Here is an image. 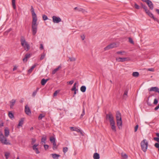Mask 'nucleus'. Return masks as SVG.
Segmentation results:
<instances>
[{"label":"nucleus","instance_id":"34","mask_svg":"<svg viewBox=\"0 0 159 159\" xmlns=\"http://www.w3.org/2000/svg\"><path fill=\"white\" fill-rule=\"evenodd\" d=\"M53 146L52 147L53 149L54 150L57 148V144L56 142L54 143H53Z\"/></svg>","mask_w":159,"mask_h":159},{"label":"nucleus","instance_id":"46","mask_svg":"<svg viewBox=\"0 0 159 159\" xmlns=\"http://www.w3.org/2000/svg\"><path fill=\"white\" fill-rule=\"evenodd\" d=\"M45 56V54L44 53H43V54H42L41 57L40 58V60H42L44 58Z\"/></svg>","mask_w":159,"mask_h":159},{"label":"nucleus","instance_id":"6","mask_svg":"<svg viewBox=\"0 0 159 159\" xmlns=\"http://www.w3.org/2000/svg\"><path fill=\"white\" fill-rule=\"evenodd\" d=\"M116 47V44L115 43H112L108 45L104 48L105 51L108 50L110 49L115 48Z\"/></svg>","mask_w":159,"mask_h":159},{"label":"nucleus","instance_id":"45","mask_svg":"<svg viewBox=\"0 0 159 159\" xmlns=\"http://www.w3.org/2000/svg\"><path fill=\"white\" fill-rule=\"evenodd\" d=\"M10 154V153L8 152H7L5 153V157L6 159H7L8 158V157Z\"/></svg>","mask_w":159,"mask_h":159},{"label":"nucleus","instance_id":"57","mask_svg":"<svg viewBox=\"0 0 159 159\" xmlns=\"http://www.w3.org/2000/svg\"><path fill=\"white\" fill-rule=\"evenodd\" d=\"M148 71L153 72L154 71V69L153 68H149L147 70Z\"/></svg>","mask_w":159,"mask_h":159},{"label":"nucleus","instance_id":"42","mask_svg":"<svg viewBox=\"0 0 159 159\" xmlns=\"http://www.w3.org/2000/svg\"><path fill=\"white\" fill-rule=\"evenodd\" d=\"M3 143L6 145L10 144V143L7 141L6 138L5 139H4V141Z\"/></svg>","mask_w":159,"mask_h":159},{"label":"nucleus","instance_id":"30","mask_svg":"<svg viewBox=\"0 0 159 159\" xmlns=\"http://www.w3.org/2000/svg\"><path fill=\"white\" fill-rule=\"evenodd\" d=\"M41 83L42 85H44L46 83V80H45V79H43L41 80Z\"/></svg>","mask_w":159,"mask_h":159},{"label":"nucleus","instance_id":"35","mask_svg":"<svg viewBox=\"0 0 159 159\" xmlns=\"http://www.w3.org/2000/svg\"><path fill=\"white\" fill-rule=\"evenodd\" d=\"M134 7L137 9H139L140 8V7L136 3H134Z\"/></svg>","mask_w":159,"mask_h":159},{"label":"nucleus","instance_id":"21","mask_svg":"<svg viewBox=\"0 0 159 159\" xmlns=\"http://www.w3.org/2000/svg\"><path fill=\"white\" fill-rule=\"evenodd\" d=\"M24 122V119L23 118L21 119L19 121V124L18 125V127L19 126H22Z\"/></svg>","mask_w":159,"mask_h":159},{"label":"nucleus","instance_id":"51","mask_svg":"<svg viewBox=\"0 0 159 159\" xmlns=\"http://www.w3.org/2000/svg\"><path fill=\"white\" fill-rule=\"evenodd\" d=\"M154 140L159 143V137H155L154 138Z\"/></svg>","mask_w":159,"mask_h":159},{"label":"nucleus","instance_id":"18","mask_svg":"<svg viewBox=\"0 0 159 159\" xmlns=\"http://www.w3.org/2000/svg\"><path fill=\"white\" fill-rule=\"evenodd\" d=\"M61 68V65L59 66L57 68L54 69L52 71V74L54 75L56 73L58 70L59 69Z\"/></svg>","mask_w":159,"mask_h":159},{"label":"nucleus","instance_id":"15","mask_svg":"<svg viewBox=\"0 0 159 159\" xmlns=\"http://www.w3.org/2000/svg\"><path fill=\"white\" fill-rule=\"evenodd\" d=\"M16 102V100L14 99H13L11 100L10 101V107L11 108H12L14 104H15Z\"/></svg>","mask_w":159,"mask_h":159},{"label":"nucleus","instance_id":"63","mask_svg":"<svg viewBox=\"0 0 159 159\" xmlns=\"http://www.w3.org/2000/svg\"><path fill=\"white\" fill-rule=\"evenodd\" d=\"M78 132H80V130L79 129H75V130Z\"/></svg>","mask_w":159,"mask_h":159},{"label":"nucleus","instance_id":"47","mask_svg":"<svg viewBox=\"0 0 159 159\" xmlns=\"http://www.w3.org/2000/svg\"><path fill=\"white\" fill-rule=\"evenodd\" d=\"M43 18L44 20H46L48 19V18L47 16L44 15L43 16Z\"/></svg>","mask_w":159,"mask_h":159},{"label":"nucleus","instance_id":"55","mask_svg":"<svg viewBox=\"0 0 159 159\" xmlns=\"http://www.w3.org/2000/svg\"><path fill=\"white\" fill-rule=\"evenodd\" d=\"M157 148H159V143H156L154 145Z\"/></svg>","mask_w":159,"mask_h":159},{"label":"nucleus","instance_id":"53","mask_svg":"<svg viewBox=\"0 0 159 159\" xmlns=\"http://www.w3.org/2000/svg\"><path fill=\"white\" fill-rule=\"evenodd\" d=\"M139 127V125H137L134 127V132H136L138 129Z\"/></svg>","mask_w":159,"mask_h":159},{"label":"nucleus","instance_id":"31","mask_svg":"<svg viewBox=\"0 0 159 159\" xmlns=\"http://www.w3.org/2000/svg\"><path fill=\"white\" fill-rule=\"evenodd\" d=\"M8 116L11 119L13 118L14 117L13 114L11 111H10L8 113Z\"/></svg>","mask_w":159,"mask_h":159},{"label":"nucleus","instance_id":"50","mask_svg":"<svg viewBox=\"0 0 159 159\" xmlns=\"http://www.w3.org/2000/svg\"><path fill=\"white\" fill-rule=\"evenodd\" d=\"M125 51H118L116 53L117 54H120L122 55L123 53H125Z\"/></svg>","mask_w":159,"mask_h":159},{"label":"nucleus","instance_id":"28","mask_svg":"<svg viewBox=\"0 0 159 159\" xmlns=\"http://www.w3.org/2000/svg\"><path fill=\"white\" fill-rule=\"evenodd\" d=\"M121 155L122 157L123 158L122 159H126L128 157V156L125 153H122L121 154Z\"/></svg>","mask_w":159,"mask_h":159},{"label":"nucleus","instance_id":"41","mask_svg":"<svg viewBox=\"0 0 159 159\" xmlns=\"http://www.w3.org/2000/svg\"><path fill=\"white\" fill-rule=\"evenodd\" d=\"M11 30V28L9 29L8 30L6 31L4 33V34L5 35H7L9 32Z\"/></svg>","mask_w":159,"mask_h":159},{"label":"nucleus","instance_id":"39","mask_svg":"<svg viewBox=\"0 0 159 159\" xmlns=\"http://www.w3.org/2000/svg\"><path fill=\"white\" fill-rule=\"evenodd\" d=\"M69 60L70 61H74L76 60V58L74 57H69Z\"/></svg>","mask_w":159,"mask_h":159},{"label":"nucleus","instance_id":"49","mask_svg":"<svg viewBox=\"0 0 159 159\" xmlns=\"http://www.w3.org/2000/svg\"><path fill=\"white\" fill-rule=\"evenodd\" d=\"M129 42L131 43L134 44V42L132 39L130 37L129 38Z\"/></svg>","mask_w":159,"mask_h":159},{"label":"nucleus","instance_id":"14","mask_svg":"<svg viewBox=\"0 0 159 159\" xmlns=\"http://www.w3.org/2000/svg\"><path fill=\"white\" fill-rule=\"evenodd\" d=\"M111 128L112 131L114 132L116 131V126L115 125V122H113L110 123Z\"/></svg>","mask_w":159,"mask_h":159},{"label":"nucleus","instance_id":"54","mask_svg":"<svg viewBox=\"0 0 159 159\" xmlns=\"http://www.w3.org/2000/svg\"><path fill=\"white\" fill-rule=\"evenodd\" d=\"M74 82V81L73 80H72L70 81L67 82V84H69L71 85Z\"/></svg>","mask_w":159,"mask_h":159},{"label":"nucleus","instance_id":"22","mask_svg":"<svg viewBox=\"0 0 159 159\" xmlns=\"http://www.w3.org/2000/svg\"><path fill=\"white\" fill-rule=\"evenodd\" d=\"M128 92V89H126L125 92L123 95V98H126L127 97V93Z\"/></svg>","mask_w":159,"mask_h":159},{"label":"nucleus","instance_id":"62","mask_svg":"<svg viewBox=\"0 0 159 159\" xmlns=\"http://www.w3.org/2000/svg\"><path fill=\"white\" fill-rule=\"evenodd\" d=\"M70 129H72V131H75V128L73 127H70Z\"/></svg>","mask_w":159,"mask_h":159},{"label":"nucleus","instance_id":"59","mask_svg":"<svg viewBox=\"0 0 159 159\" xmlns=\"http://www.w3.org/2000/svg\"><path fill=\"white\" fill-rule=\"evenodd\" d=\"M39 48L40 50H42L43 49V47L42 44H40Z\"/></svg>","mask_w":159,"mask_h":159},{"label":"nucleus","instance_id":"1","mask_svg":"<svg viewBox=\"0 0 159 159\" xmlns=\"http://www.w3.org/2000/svg\"><path fill=\"white\" fill-rule=\"evenodd\" d=\"M30 11L31 12L33 18L32 30L33 35H34L36 34L37 30L38 24L37 23V19L36 15L34 11V9L32 6L31 7Z\"/></svg>","mask_w":159,"mask_h":159},{"label":"nucleus","instance_id":"40","mask_svg":"<svg viewBox=\"0 0 159 159\" xmlns=\"http://www.w3.org/2000/svg\"><path fill=\"white\" fill-rule=\"evenodd\" d=\"M68 150V148L67 147H66L63 148V151L64 153H65Z\"/></svg>","mask_w":159,"mask_h":159},{"label":"nucleus","instance_id":"13","mask_svg":"<svg viewBox=\"0 0 159 159\" xmlns=\"http://www.w3.org/2000/svg\"><path fill=\"white\" fill-rule=\"evenodd\" d=\"M116 120H122L121 113L119 111L116 112Z\"/></svg>","mask_w":159,"mask_h":159},{"label":"nucleus","instance_id":"11","mask_svg":"<svg viewBox=\"0 0 159 159\" xmlns=\"http://www.w3.org/2000/svg\"><path fill=\"white\" fill-rule=\"evenodd\" d=\"M38 144H34L32 146V148L33 150L35 151L36 153L37 154H39L40 152L38 148H37V147L38 146Z\"/></svg>","mask_w":159,"mask_h":159},{"label":"nucleus","instance_id":"58","mask_svg":"<svg viewBox=\"0 0 159 159\" xmlns=\"http://www.w3.org/2000/svg\"><path fill=\"white\" fill-rule=\"evenodd\" d=\"M147 104L149 106H151L152 105V103L150 102H149L148 100L147 101Z\"/></svg>","mask_w":159,"mask_h":159},{"label":"nucleus","instance_id":"2","mask_svg":"<svg viewBox=\"0 0 159 159\" xmlns=\"http://www.w3.org/2000/svg\"><path fill=\"white\" fill-rule=\"evenodd\" d=\"M142 7L144 9L146 13L150 17L153 19L155 21H156L159 24V20L154 16L153 14L150 12L149 10L147 9V7L145 5H143Z\"/></svg>","mask_w":159,"mask_h":159},{"label":"nucleus","instance_id":"29","mask_svg":"<svg viewBox=\"0 0 159 159\" xmlns=\"http://www.w3.org/2000/svg\"><path fill=\"white\" fill-rule=\"evenodd\" d=\"M15 0H12V5L13 8L15 9H16V6L15 4Z\"/></svg>","mask_w":159,"mask_h":159},{"label":"nucleus","instance_id":"64","mask_svg":"<svg viewBox=\"0 0 159 159\" xmlns=\"http://www.w3.org/2000/svg\"><path fill=\"white\" fill-rule=\"evenodd\" d=\"M156 11L157 12V13L158 14H159V9H156Z\"/></svg>","mask_w":159,"mask_h":159},{"label":"nucleus","instance_id":"25","mask_svg":"<svg viewBox=\"0 0 159 159\" xmlns=\"http://www.w3.org/2000/svg\"><path fill=\"white\" fill-rule=\"evenodd\" d=\"M86 87L85 86H82L80 88V90L81 91L84 93L85 92L86 90Z\"/></svg>","mask_w":159,"mask_h":159},{"label":"nucleus","instance_id":"3","mask_svg":"<svg viewBox=\"0 0 159 159\" xmlns=\"http://www.w3.org/2000/svg\"><path fill=\"white\" fill-rule=\"evenodd\" d=\"M20 42L22 46L24 48L25 50L27 51L30 49V46L27 42L26 41L24 36L21 37Z\"/></svg>","mask_w":159,"mask_h":159},{"label":"nucleus","instance_id":"16","mask_svg":"<svg viewBox=\"0 0 159 159\" xmlns=\"http://www.w3.org/2000/svg\"><path fill=\"white\" fill-rule=\"evenodd\" d=\"M5 139L6 138L4 137L2 134V133L0 134V141L2 143H3L4 141V139Z\"/></svg>","mask_w":159,"mask_h":159},{"label":"nucleus","instance_id":"4","mask_svg":"<svg viewBox=\"0 0 159 159\" xmlns=\"http://www.w3.org/2000/svg\"><path fill=\"white\" fill-rule=\"evenodd\" d=\"M148 145V142L146 139H144L141 142V148L144 152H146L147 151Z\"/></svg>","mask_w":159,"mask_h":159},{"label":"nucleus","instance_id":"8","mask_svg":"<svg viewBox=\"0 0 159 159\" xmlns=\"http://www.w3.org/2000/svg\"><path fill=\"white\" fill-rule=\"evenodd\" d=\"M116 60L118 62H124L126 61L129 60V59L127 57H119L116 58Z\"/></svg>","mask_w":159,"mask_h":159},{"label":"nucleus","instance_id":"48","mask_svg":"<svg viewBox=\"0 0 159 159\" xmlns=\"http://www.w3.org/2000/svg\"><path fill=\"white\" fill-rule=\"evenodd\" d=\"M59 91L58 90L56 91L53 93V96L55 97L57 96V93L59 92Z\"/></svg>","mask_w":159,"mask_h":159},{"label":"nucleus","instance_id":"26","mask_svg":"<svg viewBox=\"0 0 159 159\" xmlns=\"http://www.w3.org/2000/svg\"><path fill=\"white\" fill-rule=\"evenodd\" d=\"M139 74L138 72H134L132 73V75L134 77H138L139 76Z\"/></svg>","mask_w":159,"mask_h":159},{"label":"nucleus","instance_id":"61","mask_svg":"<svg viewBox=\"0 0 159 159\" xmlns=\"http://www.w3.org/2000/svg\"><path fill=\"white\" fill-rule=\"evenodd\" d=\"M27 59H26L25 57L23 59V61L24 62H27Z\"/></svg>","mask_w":159,"mask_h":159},{"label":"nucleus","instance_id":"12","mask_svg":"<svg viewBox=\"0 0 159 159\" xmlns=\"http://www.w3.org/2000/svg\"><path fill=\"white\" fill-rule=\"evenodd\" d=\"M25 111L26 114L28 115H30L31 114L30 110L27 105L25 106Z\"/></svg>","mask_w":159,"mask_h":159},{"label":"nucleus","instance_id":"33","mask_svg":"<svg viewBox=\"0 0 159 159\" xmlns=\"http://www.w3.org/2000/svg\"><path fill=\"white\" fill-rule=\"evenodd\" d=\"M39 88H37L36 90L34 91L32 94V96L33 97H34L36 95V94H37V92L39 90Z\"/></svg>","mask_w":159,"mask_h":159},{"label":"nucleus","instance_id":"43","mask_svg":"<svg viewBox=\"0 0 159 159\" xmlns=\"http://www.w3.org/2000/svg\"><path fill=\"white\" fill-rule=\"evenodd\" d=\"M85 113L84 108V107L83 109L82 113L80 116V117L82 118L85 115Z\"/></svg>","mask_w":159,"mask_h":159},{"label":"nucleus","instance_id":"60","mask_svg":"<svg viewBox=\"0 0 159 159\" xmlns=\"http://www.w3.org/2000/svg\"><path fill=\"white\" fill-rule=\"evenodd\" d=\"M159 108V104L155 108L154 110L156 111V110H158Z\"/></svg>","mask_w":159,"mask_h":159},{"label":"nucleus","instance_id":"5","mask_svg":"<svg viewBox=\"0 0 159 159\" xmlns=\"http://www.w3.org/2000/svg\"><path fill=\"white\" fill-rule=\"evenodd\" d=\"M106 119H108L110 123L114 122V117L112 114L111 112H109L108 114H106Z\"/></svg>","mask_w":159,"mask_h":159},{"label":"nucleus","instance_id":"56","mask_svg":"<svg viewBox=\"0 0 159 159\" xmlns=\"http://www.w3.org/2000/svg\"><path fill=\"white\" fill-rule=\"evenodd\" d=\"M44 148L45 149V150H46L47 149H48V148L49 146L48 145L45 144L44 145Z\"/></svg>","mask_w":159,"mask_h":159},{"label":"nucleus","instance_id":"23","mask_svg":"<svg viewBox=\"0 0 159 159\" xmlns=\"http://www.w3.org/2000/svg\"><path fill=\"white\" fill-rule=\"evenodd\" d=\"M36 65L35 64H34V65H33L32 67H31V68L30 69H29L28 70V72L29 73H31L32 70H33L34 69V68L36 66Z\"/></svg>","mask_w":159,"mask_h":159},{"label":"nucleus","instance_id":"20","mask_svg":"<svg viewBox=\"0 0 159 159\" xmlns=\"http://www.w3.org/2000/svg\"><path fill=\"white\" fill-rule=\"evenodd\" d=\"M77 84H78V82H75L72 88L71 89V90L72 91H73V90H78L76 88V86Z\"/></svg>","mask_w":159,"mask_h":159},{"label":"nucleus","instance_id":"27","mask_svg":"<svg viewBox=\"0 0 159 159\" xmlns=\"http://www.w3.org/2000/svg\"><path fill=\"white\" fill-rule=\"evenodd\" d=\"M50 140L52 143H54L56 142L55 139L53 137H51L50 138Z\"/></svg>","mask_w":159,"mask_h":159},{"label":"nucleus","instance_id":"9","mask_svg":"<svg viewBox=\"0 0 159 159\" xmlns=\"http://www.w3.org/2000/svg\"><path fill=\"white\" fill-rule=\"evenodd\" d=\"M145 2L147 3L150 9L152 10L153 9L154 7L151 1L148 0V1H147Z\"/></svg>","mask_w":159,"mask_h":159},{"label":"nucleus","instance_id":"7","mask_svg":"<svg viewBox=\"0 0 159 159\" xmlns=\"http://www.w3.org/2000/svg\"><path fill=\"white\" fill-rule=\"evenodd\" d=\"M52 18L53 21L54 23H58L61 21V19L59 17L53 16Z\"/></svg>","mask_w":159,"mask_h":159},{"label":"nucleus","instance_id":"32","mask_svg":"<svg viewBox=\"0 0 159 159\" xmlns=\"http://www.w3.org/2000/svg\"><path fill=\"white\" fill-rule=\"evenodd\" d=\"M45 116L42 114H40L38 117V119L39 120L42 119L43 118L45 117Z\"/></svg>","mask_w":159,"mask_h":159},{"label":"nucleus","instance_id":"52","mask_svg":"<svg viewBox=\"0 0 159 159\" xmlns=\"http://www.w3.org/2000/svg\"><path fill=\"white\" fill-rule=\"evenodd\" d=\"M158 100L156 98L155 99L154 101L153 104H157L158 103Z\"/></svg>","mask_w":159,"mask_h":159},{"label":"nucleus","instance_id":"17","mask_svg":"<svg viewBox=\"0 0 159 159\" xmlns=\"http://www.w3.org/2000/svg\"><path fill=\"white\" fill-rule=\"evenodd\" d=\"M5 135L6 137H7L9 134V130L7 128H6L4 130Z\"/></svg>","mask_w":159,"mask_h":159},{"label":"nucleus","instance_id":"38","mask_svg":"<svg viewBox=\"0 0 159 159\" xmlns=\"http://www.w3.org/2000/svg\"><path fill=\"white\" fill-rule=\"evenodd\" d=\"M31 144L32 145H34V143L36 142V139H35L33 138H32L31 139Z\"/></svg>","mask_w":159,"mask_h":159},{"label":"nucleus","instance_id":"36","mask_svg":"<svg viewBox=\"0 0 159 159\" xmlns=\"http://www.w3.org/2000/svg\"><path fill=\"white\" fill-rule=\"evenodd\" d=\"M46 140V137H43L41 139V142L43 143H45V141Z\"/></svg>","mask_w":159,"mask_h":159},{"label":"nucleus","instance_id":"10","mask_svg":"<svg viewBox=\"0 0 159 159\" xmlns=\"http://www.w3.org/2000/svg\"><path fill=\"white\" fill-rule=\"evenodd\" d=\"M149 91H154L159 93V89L157 87H152L149 89Z\"/></svg>","mask_w":159,"mask_h":159},{"label":"nucleus","instance_id":"24","mask_svg":"<svg viewBox=\"0 0 159 159\" xmlns=\"http://www.w3.org/2000/svg\"><path fill=\"white\" fill-rule=\"evenodd\" d=\"M117 123L118 126H119V128H120V126H121L122 125V120H117Z\"/></svg>","mask_w":159,"mask_h":159},{"label":"nucleus","instance_id":"37","mask_svg":"<svg viewBox=\"0 0 159 159\" xmlns=\"http://www.w3.org/2000/svg\"><path fill=\"white\" fill-rule=\"evenodd\" d=\"M52 157L54 159L56 158L59 156V155L56 154H52Z\"/></svg>","mask_w":159,"mask_h":159},{"label":"nucleus","instance_id":"44","mask_svg":"<svg viewBox=\"0 0 159 159\" xmlns=\"http://www.w3.org/2000/svg\"><path fill=\"white\" fill-rule=\"evenodd\" d=\"M31 55L30 54H27L25 55V58L27 59L28 58H29L30 57Z\"/></svg>","mask_w":159,"mask_h":159},{"label":"nucleus","instance_id":"19","mask_svg":"<svg viewBox=\"0 0 159 159\" xmlns=\"http://www.w3.org/2000/svg\"><path fill=\"white\" fill-rule=\"evenodd\" d=\"M94 159H99L100 158L99 154L98 153H95L93 155Z\"/></svg>","mask_w":159,"mask_h":159}]
</instances>
